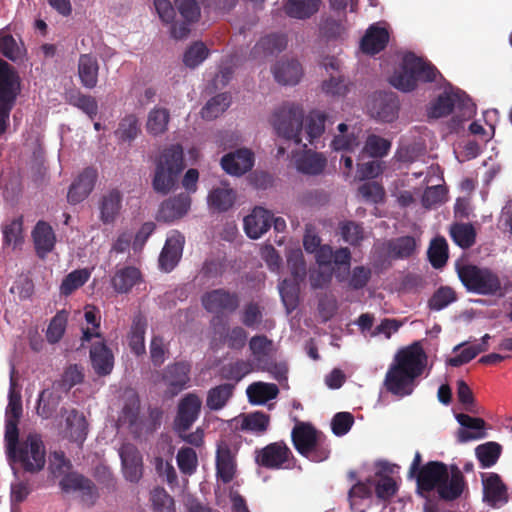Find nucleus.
I'll return each mask as SVG.
<instances>
[{
    "label": "nucleus",
    "instance_id": "f257e3e1",
    "mask_svg": "<svg viewBox=\"0 0 512 512\" xmlns=\"http://www.w3.org/2000/svg\"><path fill=\"white\" fill-rule=\"evenodd\" d=\"M426 362L427 355L420 343L415 342L400 349L386 372L383 382L386 391L398 397L411 395Z\"/></svg>",
    "mask_w": 512,
    "mask_h": 512
},
{
    "label": "nucleus",
    "instance_id": "f03ea898",
    "mask_svg": "<svg viewBox=\"0 0 512 512\" xmlns=\"http://www.w3.org/2000/svg\"><path fill=\"white\" fill-rule=\"evenodd\" d=\"M5 455L14 476L20 471L29 474H38L46 465V447L42 436L38 433H29L19 438V430L11 428L8 435H4Z\"/></svg>",
    "mask_w": 512,
    "mask_h": 512
},
{
    "label": "nucleus",
    "instance_id": "7ed1b4c3",
    "mask_svg": "<svg viewBox=\"0 0 512 512\" xmlns=\"http://www.w3.org/2000/svg\"><path fill=\"white\" fill-rule=\"evenodd\" d=\"M154 163L153 190L158 194L167 195L176 187L185 168L183 147L180 144L166 146L160 151Z\"/></svg>",
    "mask_w": 512,
    "mask_h": 512
},
{
    "label": "nucleus",
    "instance_id": "20e7f679",
    "mask_svg": "<svg viewBox=\"0 0 512 512\" xmlns=\"http://www.w3.org/2000/svg\"><path fill=\"white\" fill-rule=\"evenodd\" d=\"M437 68L422 57L408 52L403 56L400 71L391 77V84L403 92L413 91L419 82L430 83L439 75Z\"/></svg>",
    "mask_w": 512,
    "mask_h": 512
},
{
    "label": "nucleus",
    "instance_id": "39448f33",
    "mask_svg": "<svg viewBox=\"0 0 512 512\" xmlns=\"http://www.w3.org/2000/svg\"><path fill=\"white\" fill-rule=\"evenodd\" d=\"M291 439L296 451L312 462H322L330 456L326 435L309 422L297 423L292 429Z\"/></svg>",
    "mask_w": 512,
    "mask_h": 512
},
{
    "label": "nucleus",
    "instance_id": "423d86ee",
    "mask_svg": "<svg viewBox=\"0 0 512 512\" xmlns=\"http://www.w3.org/2000/svg\"><path fill=\"white\" fill-rule=\"evenodd\" d=\"M458 277L468 292L483 296L501 294L502 283L496 272L474 264L457 265Z\"/></svg>",
    "mask_w": 512,
    "mask_h": 512
},
{
    "label": "nucleus",
    "instance_id": "0eeeda50",
    "mask_svg": "<svg viewBox=\"0 0 512 512\" xmlns=\"http://www.w3.org/2000/svg\"><path fill=\"white\" fill-rule=\"evenodd\" d=\"M303 119V109L298 105L288 104L283 105L274 112L272 125L279 136L300 144L302 141Z\"/></svg>",
    "mask_w": 512,
    "mask_h": 512
},
{
    "label": "nucleus",
    "instance_id": "6e6552de",
    "mask_svg": "<svg viewBox=\"0 0 512 512\" xmlns=\"http://www.w3.org/2000/svg\"><path fill=\"white\" fill-rule=\"evenodd\" d=\"M315 259L321 267H330L334 264V275L338 282L347 280L351 264V252L347 247L333 250L330 245H322L315 252Z\"/></svg>",
    "mask_w": 512,
    "mask_h": 512
},
{
    "label": "nucleus",
    "instance_id": "1a4fd4ad",
    "mask_svg": "<svg viewBox=\"0 0 512 512\" xmlns=\"http://www.w3.org/2000/svg\"><path fill=\"white\" fill-rule=\"evenodd\" d=\"M294 456L284 441L273 442L255 450V463L266 469L278 470L286 465Z\"/></svg>",
    "mask_w": 512,
    "mask_h": 512
},
{
    "label": "nucleus",
    "instance_id": "9d476101",
    "mask_svg": "<svg viewBox=\"0 0 512 512\" xmlns=\"http://www.w3.org/2000/svg\"><path fill=\"white\" fill-rule=\"evenodd\" d=\"M460 109H467L469 113H472L470 109L472 106L471 100L468 96L460 90H445L441 93L430 105L428 109V115L431 118H441L448 116L454 109V107Z\"/></svg>",
    "mask_w": 512,
    "mask_h": 512
},
{
    "label": "nucleus",
    "instance_id": "9b49d317",
    "mask_svg": "<svg viewBox=\"0 0 512 512\" xmlns=\"http://www.w3.org/2000/svg\"><path fill=\"white\" fill-rule=\"evenodd\" d=\"M448 466L440 461H429L421 467L416 475L417 492L420 495L437 490L440 484L448 480Z\"/></svg>",
    "mask_w": 512,
    "mask_h": 512
},
{
    "label": "nucleus",
    "instance_id": "f8f14e48",
    "mask_svg": "<svg viewBox=\"0 0 512 512\" xmlns=\"http://www.w3.org/2000/svg\"><path fill=\"white\" fill-rule=\"evenodd\" d=\"M201 302L206 311L224 314L235 312L239 307L240 298L236 292L218 288L204 293Z\"/></svg>",
    "mask_w": 512,
    "mask_h": 512
},
{
    "label": "nucleus",
    "instance_id": "ddd939ff",
    "mask_svg": "<svg viewBox=\"0 0 512 512\" xmlns=\"http://www.w3.org/2000/svg\"><path fill=\"white\" fill-rule=\"evenodd\" d=\"M202 401L195 393L186 394L178 403L174 420L176 432H187L198 419Z\"/></svg>",
    "mask_w": 512,
    "mask_h": 512
},
{
    "label": "nucleus",
    "instance_id": "4468645a",
    "mask_svg": "<svg viewBox=\"0 0 512 512\" xmlns=\"http://www.w3.org/2000/svg\"><path fill=\"white\" fill-rule=\"evenodd\" d=\"M192 365L188 361H177L166 366L162 381L172 395H177L190 386Z\"/></svg>",
    "mask_w": 512,
    "mask_h": 512
},
{
    "label": "nucleus",
    "instance_id": "2eb2a0df",
    "mask_svg": "<svg viewBox=\"0 0 512 512\" xmlns=\"http://www.w3.org/2000/svg\"><path fill=\"white\" fill-rule=\"evenodd\" d=\"M64 492H80L82 501L92 505L98 496L95 484L88 478L78 473L66 474L59 483Z\"/></svg>",
    "mask_w": 512,
    "mask_h": 512
},
{
    "label": "nucleus",
    "instance_id": "dca6fc26",
    "mask_svg": "<svg viewBox=\"0 0 512 512\" xmlns=\"http://www.w3.org/2000/svg\"><path fill=\"white\" fill-rule=\"evenodd\" d=\"M398 110L399 101L392 92L376 94L369 107L371 116L383 122H392L397 117Z\"/></svg>",
    "mask_w": 512,
    "mask_h": 512
},
{
    "label": "nucleus",
    "instance_id": "f3484780",
    "mask_svg": "<svg viewBox=\"0 0 512 512\" xmlns=\"http://www.w3.org/2000/svg\"><path fill=\"white\" fill-rule=\"evenodd\" d=\"M254 166V154L247 148H240L225 154L221 159L222 169L229 175L242 176Z\"/></svg>",
    "mask_w": 512,
    "mask_h": 512
},
{
    "label": "nucleus",
    "instance_id": "a211bd4d",
    "mask_svg": "<svg viewBox=\"0 0 512 512\" xmlns=\"http://www.w3.org/2000/svg\"><path fill=\"white\" fill-rule=\"evenodd\" d=\"M97 176L96 169L92 167L85 168L70 185L67 201L72 205L84 201L94 189Z\"/></svg>",
    "mask_w": 512,
    "mask_h": 512
},
{
    "label": "nucleus",
    "instance_id": "6ab92c4d",
    "mask_svg": "<svg viewBox=\"0 0 512 512\" xmlns=\"http://www.w3.org/2000/svg\"><path fill=\"white\" fill-rule=\"evenodd\" d=\"M483 500L493 508H500L509 501L508 488L497 473L483 477Z\"/></svg>",
    "mask_w": 512,
    "mask_h": 512
},
{
    "label": "nucleus",
    "instance_id": "aec40b11",
    "mask_svg": "<svg viewBox=\"0 0 512 512\" xmlns=\"http://www.w3.org/2000/svg\"><path fill=\"white\" fill-rule=\"evenodd\" d=\"M20 92V79L15 69L0 59V102L13 104Z\"/></svg>",
    "mask_w": 512,
    "mask_h": 512
},
{
    "label": "nucleus",
    "instance_id": "412c9836",
    "mask_svg": "<svg viewBox=\"0 0 512 512\" xmlns=\"http://www.w3.org/2000/svg\"><path fill=\"white\" fill-rule=\"evenodd\" d=\"M184 243L185 238L178 231L168 236L159 256V266L163 271L170 272L175 268L181 259Z\"/></svg>",
    "mask_w": 512,
    "mask_h": 512
},
{
    "label": "nucleus",
    "instance_id": "4be33fe9",
    "mask_svg": "<svg viewBox=\"0 0 512 512\" xmlns=\"http://www.w3.org/2000/svg\"><path fill=\"white\" fill-rule=\"evenodd\" d=\"M215 465L216 475L222 483L228 484L234 479L237 468L236 457L225 441L217 445Z\"/></svg>",
    "mask_w": 512,
    "mask_h": 512
},
{
    "label": "nucleus",
    "instance_id": "5701e85b",
    "mask_svg": "<svg viewBox=\"0 0 512 512\" xmlns=\"http://www.w3.org/2000/svg\"><path fill=\"white\" fill-rule=\"evenodd\" d=\"M379 468L375 473V479L372 478L376 497L383 502L389 501L398 490L396 481L389 475L393 472L388 462L380 461L377 463Z\"/></svg>",
    "mask_w": 512,
    "mask_h": 512
},
{
    "label": "nucleus",
    "instance_id": "b1692460",
    "mask_svg": "<svg viewBox=\"0 0 512 512\" xmlns=\"http://www.w3.org/2000/svg\"><path fill=\"white\" fill-rule=\"evenodd\" d=\"M123 473L125 478L136 483L142 477V456L137 447L131 443H124L119 450Z\"/></svg>",
    "mask_w": 512,
    "mask_h": 512
},
{
    "label": "nucleus",
    "instance_id": "393cba45",
    "mask_svg": "<svg viewBox=\"0 0 512 512\" xmlns=\"http://www.w3.org/2000/svg\"><path fill=\"white\" fill-rule=\"evenodd\" d=\"M191 206L189 194L180 193L163 201L158 210L157 219L166 223L173 222L187 214Z\"/></svg>",
    "mask_w": 512,
    "mask_h": 512
},
{
    "label": "nucleus",
    "instance_id": "a878e982",
    "mask_svg": "<svg viewBox=\"0 0 512 512\" xmlns=\"http://www.w3.org/2000/svg\"><path fill=\"white\" fill-rule=\"evenodd\" d=\"M100 339L101 341L93 343L90 347L89 356L94 372L98 376H107L113 370L114 355L103 337Z\"/></svg>",
    "mask_w": 512,
    "mask_h": 512
},
{
    "label": "nucleus",
    "instance_id": "bb28decb",
    "mask_svg": "<svg viewBox=\"0 0 512 512\" xmlns=\"http://www.w3.org/2000/svg\"><path fill=\"white\" fill-rule=\"evenodd\" d=\"M243 221L247 236L251 239H258L270 229L272 214L262 207H255Z\"/></svg>",
    "mask_w": 512,
    "mask_h": 512
},
{
    "label": "nucleus",
    "instance_id": "cd10ccee",
    "mask_svg": "<svg viewBox=\"0 0 512 512\" xmlns=\"http://www.w3.org/2000/svg\"><path fill=\"white\" fill-rule=\"evenodd\" d=\"M13 373L14 370H12V375L10 378L8 405L6 407L5 413L6 419L4 435H8L11 428H14V430H19L18 424L23 412L21 393L20 391L16 390L17 383L13 377Z\"/></svg>",
    "mask_w": 512,
    "mask_h": 512
},
{
    "label": "nucleus",
    "instance_id": "c85d7f7f",
    "mask_svg": "<svg viewBox=\"0 0 512 512\" xmlns=\"http://www.w3.org/2000/svg\"><path fill=\"white\" fill-rule=\"evenodd\" d=\"M389 42V32L378 24L371 25L360 42V48L367 55H375L384 50Z\"/></svg>",
    "mask_w": 512,
    "mask_h": 512
},
{
    "label": "nucleus",
    "instance_id": "c756f323",
    "mask_svg": "<svg viewBox=\"0 0 512 512\" xmlns=\"http://www.w3.org/2000/svg\"><path fill=\"white\" fill-rule=\"evenodd\" d=\"M31 235L36 253L39 257H45L54 249L56 236L52 226L48 222L43 220L38 221Z\"/></svg>",
    "mask_w": 512,
    "mask_h": 512
},
{
    "label": "nucleus",
    "instance_id": "7c9ffc66",
    "mask_svg": "<svg viewBox=\"0 0 512 512\" xmlns=\"http://www.w3.org/2000/svg\"><path fill=\"white\" fill-rule=\"evenodd\" d=\"M456 419L463 427L459 429L457 433V438L460 443L486 437V432L484 431L485 421L482 418L471 417L468 414L460 413L456 415Z\"/></svg>",
    "mask_w": 512,
    "mask_h": 512
},
{
    "label": "nucleus",
    "instance_id": "2f4dec72",
    "mask_svg": "<svg viewBox=\"0 0 512 512\" xmlns=\"http://www.w3.org/2000/svg\"><path fill=\"white\" fill-rule=\"evenodd\" d=\"M464 488L465 479L461 470L456 465H451L448 480L440 484L437 493L444 501H454L462 495Z\"/></svg>",
    "mask_w": 512,
    "mask_h": 512
},
{
    "label": "nucleus",
    "instance_id": "473e14b6",
    "mask_svg": "<svg viewBox=\"0 0 512 512\" xmlns=\"http://www.w3.org/2000/svg\"><path fill=\"white\" fill-rule=\"evenodd\" d=\"M119 422L126 424L135 438L142 436L140 400L138 396L132 395L126 399L119 416Z\"/></svg>",
    "mask_w": 512,
    "mask_h": 512
},
{
    "label": "nucleus",
    "instance_id": "72a5a7b5",
    "mask_svg": "<svg viewBox=\"0 0 512 512\" xmlns=\"http://www.w3.org/2000/svg\"><path fill=\"white\" fill-rule=\"evenodd\" d=\"M272 72L275 80L282 85H296L303 75L301 64L293 58L278 61Z\"/></svg>",
    "mask_w": 512,
    "mask_h": 512
},
{
    "label": "nucleus",
    "instance_id": "f704fd0d",
    "mask_svg": "<svg viewBox=\"0 0 512 512\" xmlns=\"http://www.w3.org/2000/svg\"><path fill=\"white\" fill-rule=\"evenodd\" d=\"M122 199V193L118 189H112L102 196L99 202V218L104 224L115 221L122 207Z\"/></svg>",
    "mask_w": 512,
    "mask_h": 512
},
{
    "label": "nucleus",
    "instance_id": "c9c22d12",
    "mask_svg": "<svg viewBox=\"0 0 512 512\" xmlns=\"http://www.w3.org/2000/svg\"><path fill=\"white\" fill-rule=\"evenodd\" d=\"M99 64L91 54H81L78 60V76L83 87L93 89L98 83Z\"/></svg>",
    "mask_w": 512,
    "mask_h": 512
},
{
    "label": "nucleus",
    "instance_id": "e433bc0d",
    "mask_svg": "<svg viewBox=\"0 0 512 512\" xmlns=\"http://www.w3.org/2000/svg\"><path fill=\"white\" fill-rule=\"evenodd\" d=\"M141 281V272L136 267L126 266L118 269L111 278L113 289L120 294H125Z\"/></svg>",
    "mask_w": 512,
    "mask_h": 512
},
{
    "label": "nucleus",
    "instance_id": "4c0bfd02",
    "mask_svg": "<svg viewBox=\"0 0 512 512\" xmlns=\"http://www.w3.org/2000/svg\"><path fill=\"white\" fill-rule=\"evenodd\" d=\"M287 37L284 34L271 33L260 38L253 48L256 56H270L278 54L286 49Z\"/></svg>",
    "mask_w": 512,
    "mask_h": 512
},
{
    "label": "nucleus",
    "instance_id": "58836bf2",
    "mask_svg": "<svg viewBox=\"0 0 512 512\" xmlns=\"http://www.w3.org/2000/svg\"><path fill=\"white\" fill-rule=\"evenodd\" d=\"M61 400L62 396L56 390V386H52V389H43L37 399V415L43 419L51 418L56 413Z\"/></svg>",
    "mask_w": 512,
    "mask_h": 512
},
{
    "label": "nucleus",
    "instance_id": "ea45409f",
    "mask_svg": "<svg viewBox=\"0 0 512 512\" xmlns=\"http://www.w3.org/2000/svg\"><path fill=\"white\" fill-rule=\"evenodd\" d=\"M147 321L141 314L134 316L131 330L128 335L129 347L131 351L139 356L145 353V333Z\"/></svg>",
    "mask_w": 512,
    "mask_h": 512
},
{
    "label": "nucleus",
    "instance_id": "a19ab883",
    "mask_svg": "<svg viewBox=\"0 0 512 512\" xmlns=\"http://www.w3.org/2000/svg\"><path fill=\"white\" fill-rule=\"evenodd\" d=\"M170 112L163 107H154L147 116L146 131L152 136L163 135L168 130Z\"/></svg>",
    "mask_w": 512,
    "mask_h": 512
},
{
    "label": "nucleus",
    "instance_id": "79ce46f5",
    "mask_svg": "<svg viewBox=\"0 0 512 512\" xmlns=\"http://www.w3.org/2000/svg\"><path fill=\"white\" fill-rule=\"evenodd\" d=\"M246 393L251 403L264 404L275 399L279 389L274 383L254 382L247 387Z\"/></svg>",
    "mask_w": 512,
    "mask_h": 512
},
{
    "label": "nucleus",
    "instance_id": "37998d69",
    "mask_svg": "<svg viewBox=\"0 0 512 512\" xmlns=\"http://www.w3.org/2000/svg\"><path fill=\"white\" fill-rule=\"evenodd\" d=\"M235 384L224 383L211 388L207 393L206 406L212 411L221 410L233 396Z\"/></svg>",
    "mask_w": 512,
    "mask_h": 512
},
{
    "label": "nucleus",
    "instance_id": "c03bdc74",
    "mask_svg": "<svg viewBox=\"0 0 512 512\" xmlns=\"http://www.w3.org/2000/svg\"><path fill=\"white\" fill-rule=\"evenodd\" d=\"M141 133L139 119L135 114H127L120 119L117 129L114 131L119 142H132Z\"/></svg>",
    "mask_w": 512,
    "mask_h": 512
},
{
    "label": "nucleus",
    "instance_id": "a18cd8bd",
    "mask_svg": "<svg viewBox=\"0 0 512 512\" xmlns=\"http://www.w3.org/2000/svg\"><path fill=\"white\" fill-rule=\"evenodd\" d=\"M416 248L417 243L413 236H401L387 243V252L394 259H407L415 253Z\"/></svg>",
    "mask_w": 512,
    "mask_h": 512
},
{
    "label": "nucleus",
    "instance_id": "49530a36",
    "mask_svg": "<svg viewBox=\"0 0 512 512\" xmlns=\"http://www.w3.org/2000/svg\"><path fill=\"white\" fill-rule=\"evenodd\" d=\"M321 0H288L285 11L288 16L297 19H307L318 12Z\"/></svg>",
    "mask_w": 512,
    "mask_h": 512
},
{
    "label": "nucleus",
    "instance_id": "de8ad7c7",
    "mask_svg": "<svg viewBox=\"0 0 512 512\" xmlns=\"http://www.w3.org/2000/svg\"><path fill=\"white\" fill-rule=\"evenodd\" d=\"M236 199V193L232 188L218 187L210 191L208 195L209 206L219 212L229 210Z\"/></svg>",
    "mask_w": 512,
    "mask_h": 512
},
{
    "label": "nucleus",
    "instance_id": "09e8293b",
    "mask_svg": "<svg viewBox=\"0 0 512 512\" xmlns=\"http://www.w3.org/2000/svg\"><path fill=\"white\" fill-rule=\"evenodd\" d=\"M273 347V341L268 339L265 335H255L250 339L249 348L257 367L273 358Z\"/></svg>",
    "mask_w": 512,
    "mask_h": 512
},
{
    "label": "nucleus",
    "instance_id": "8fccbe9b",
    "mask_svg": "<svg viewBox=\"0 0 512 512\" xmlns=\"http://www.w3.org/2000/svg\"><path fill=\"white\" fill-rule=\"evenodd\" d=\"M327 164L326 158L317 152H306L297 160V169L308 175H319Z\"/></svg>",
    "mask_w": 512,
    "mask_h": 512
},
{
    "label": "nucleus",
    "instance_id": "3c124183",
    "mask_svg": "<svg viewBox=\"0 0 512 512\" xmlns=\"http://www.w3.org/2000/svg\"><path fill=\"white\" fill-rule=\"evenodd\" d=\"M453 241L461 248L468 249L475 244L476 231L470 223H455L450 228Z\"/></svg>",
    "mask_w": 512,
    "mask_h": 512
},
{
    "label": "nucleus",
    "instance_id": "603ef678",
    "mask_svg": "<svg viewBox=\"0 0 512 512\" xmlns=\"http://www.w3.org/2000/svg\"><path fill=\"white\" fill-rule=\"evenodd\" d=\"M502 446L497 442H486L475 448V455L481 468H490L495 465L501 455Z\"/></svg>",
    "mask_w": 512,
    "mask_h": 512
},
{
    "label": "nucleus",
    "instance_id": "864d4df0",
    "mask_svg": "<svg viewBox=\"0 0 512 512\" xmlns=\"http://www.w3.org/2000/svg\"><path fill=\"white\" fill-rule=\"evenodd\" d=\"M230 103L231 96L228 93L217 94L201 109V116L203 119L213 120L225 112Z\"/></svg>",
    "mask_w": 512,
    "mask_h": 512
},
{
    "label": "nucleus",
    "instance_id": "5fc2aeb1",
    "mask_svg": "<svg viewBox=\"0 0 512 512\" xmlns=\"http://www.w3.org/2000/svg\"><path fill=\"white\" fill-rule=\"evenodd\" d=\"M301 280L284 279L279 283V293L288 311L295 309L299 301V283Z\"/></svg>",
    "mask_w": 512,
    "mask_h": 512
},
{
    "label": "nucleus",
    "instance_id": "6e6d98bb",
    "mask_svg": "<svg viewBox=\"0 0 512 512\" xmlns=\"http://www.w3.org/2000/svg\"><path fill=\"white\" fill-rule=\"evenodd\" d=\"M251 371V363L249 361L239 359L235 362L223 365L220 369V375L223 379L238 383Z\"/></svg>",
    "mask_w": 512,
    "mask_h": 512
},
{
    "label": "nucleus",
    "instance_id": "4d7b16f0",
    "mask_svg": "<svg viewBox=\"0 0 512 512\" xmlns=\"http://www.w3.org/2000/svg\"><path fill=\"white\" fill-rule=\"evenodd\" d=\"M66 424L70 437L74 441L82 443L87 436V422L85 417L76 409H72L66 418Z\"/></svg>",
    "mask_w": 512,
    "mask_h": 512
},
{
    "label": "nucleus",
    "instance_id": "13d9d810",
    "mask_svg": "<svg viewBox=\"0 0 512 512\" xmlns=\"http://www.w3.org/2000/svg\"><path fill=\"white\" fill-rule=\"evenodd\" d=\"M269 423L270 417L268 414L256 411L243 416L241 429L256 434H262L268 429Z\"/></svg>",
    "mask_w": 512,
    "mask_h": 512
},
{
    "label": "nucleus",
    "instance_id": "bf43d9fd",
    "mask_svg": "<svg viewBox=\"0 0 512 512\" xmlns=\"http://www.w3.org/2000/svg\"><path fill=\"white\" fill-rule=\"evenodd\" d=\"M326 115L319 111H312L306 118L305 131L309 144L321 137L325 130Z\"/></svg>",
    "mask_w": 512,
    "mask_h": 512
},
{
    "label": "nucleus",
    "instance_id": "052dcab7",
    "mask_svg": "<svg viewBox=\"0 0 512 512\" xmlns=\"http://www.w3.org/2000/svg\"><path fill=\"white\" fill-rule=\"evenodd\" d=\"M457 301L456 291L449 286L439 287L428 300V307L433 311H440Z\"/></svg>",
    "mask_w": 512,
    "mask_h": 512
},
{
    "label": "nucleus",
    "instance_id": "680f3d73",
    "mask_svg": "<svg viewBox=\"0 0 512 512\" xmlns=\"http://www.w3.org/2000/svg\"><path fill=\"white\" fill-rule=\"evenodd\" d=\"M84 318L87 324L92 326L90 328L82 329V346L85 342H90L93 337L102 338V334L99 332L100 328V315L99 310L94 306H86L84 311Z\"/></svg>",
    "mask_w": 512,
    "mask_h": 512
},
{
    "label": "nucleus",
    "instance_id": "e2e57ef3",
    "mask_svg": "<svg viewBox=\"0 0 512 512\" xmlns=\"http://www.w3.org/2000/svg\"><path fill=\"white\" fill-rule=\"evenodd\" d=\"M428 258L434 268L443 267L448 260V244L443 237L434 238L428 249Z\"/></svg>",
    "mask_w": 512,
    "mask_h": 512
},
{
    "label": "nucleus",
    "instance_id": "0e129e2a",
    "mask_svg": "<svg viewBox=\"0 0 512 512\" xmlns=\"http://www.w3.org/2000/svg\"><path fill=\"white\" fill-rule=\"evenodd\" d=\"M372 496V478H368L366 481H357L348 492V500L350 502V508L353 512H364V510H358V499L363 500Z\"/></svg>",
    "mask_w": 512,
    "mask_h": 512
},
{
    "label": "nucleus",
    "instance_id": "69168bd1",
    "mask_svg": "<svg viewBox=\"0 0 512 512\" xmlns=\"http://www.w3.org/2000/svg\"><path fill=\"white\" fill-rule=\"evenodd\" d=\"M150 500L153 512H176L173 497L163 487L154 488Z\"/></svg>",
    "mask_w": 512,
    "mask_h": 512
},
{
    "label": "nucleus",
    "instance_id": "338daca9",
    "mask_svg": "<svg viewBox=\"0 0 512 512\" xmlns=\"http://www.w3.org/2000/svg\"><path fill=\"white\" fill-rule=\"evenodd\" d=\"M90 274L85 269L74 270L62 280L60 293L64 296L72 294L75 290L82 287L89 279Z\"/></svg>",
    "mask_w": 512,
    "mask_h": 512
},
{
    "label": "nucleus",
    "instance_id": "774afa93",
    "mask_svg": "<svg viewBox=\"0 0 512 512\" xmlns=\"http://www.w3.org/2000/svg\"><path fill=\"white\" fill-rule=\"evenodd\" d=\"M68 102L82 110L91 119L98 113V104L96 99L90 95H85L80 91L70 93L68 96Z\"/></svg>",
    "mask_w": 512,
    "mask_h": 512
}]
</instances>
